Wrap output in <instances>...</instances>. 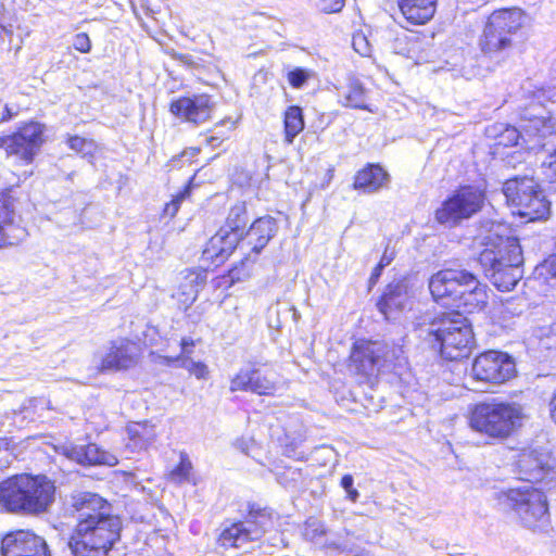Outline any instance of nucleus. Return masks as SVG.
Returning <instances> with one entry per match:
<instances>
[{"label": "nucleus", "instance_id": "28", "mask_svg": "<svg viewBox=\"0 0 556 556\" xmlns=\"http://www.w3.org/2000/svg\"><path fill=\"white\" fill-rule=\"evenodd\" d=\"M339 102L346 108L372 110L367 105L366 90L356 78H350L346 86L338 88Z\"/></svg>", "mask_w": 556, "mask_h": 556}, {"label": "nucleus", "instance_id": "45", "mask_svg": "<svg viewBox=\"0 0 556 556\" xmlns=\"http://www.w3.org/2000/svg\"><path fill=\"white\" fill-rule=\"evenodd\" d=\"M165 361L167 365L184 368L189 372L198 363L187 356L165 357Z\"/></svg>", "mask_w": 556, "mask_h": 556}, {"label": "nucleus", "instance_id": "52", "mask_svg": "<svg viewBox=\"0 0 556 556\" xmlns=\"http://www.w3.org/2000/svg\"><path fill=\"white\" fill-rule=\"evenodd\" d=\"M549 412H551L552 419L556 424V389L554 390L553 396H552V399L549 401Z\"/></svg>", "mask_w": 556, "mask_h": 556}, {"label": "nucleus", "instance_id": "40", "mask_svg": "<svg viewBox=\"0 0 556 556\" xmlns=\"http://www.w3.org/2000/svg\"><path fill=\"white\" fill-rule=\"evenodd\" d=\"M352 46L362 56H369L371 53V46L363 33H356L353 35Z\"/></svg>", "mask_w": 556, "mask_h": 556}, {"label": "nucleus", "instance_id": "29", "mask_svg": "<svg viewBox=\"0 0 556 556\" xmlns=\"http://www.w3.org/2000/svg\"><path fill=\"white\" fill-rule=\"evenodd\" d=\"M41 141H0L7 156L16 163L29 164L40 150Z\"/></svg>", "mask_w": 556, "mask_h": 556}, {"label": "nucleus", "instance_id": "2", "mask_svg": "<svg viewBox=\"0 0 556 556\" xmlns=\"http://www.w3.org/2000/svg\"><path fill=\"white\" fill-rule=\"evenodd\" d=\"M416 331L450 361L468 356L475 342L471 326L459 312L426 316Z\"/></svg>", "mask_w": 556, "mask_h": 556}, {"label": "nucleus", "instance_id": "27", "mask_svg": "<svg viewBox=\"0 0 556 556\" xmlns=\"http://www.w3.org/2000/svg\"><path fill=\"white\" fill-rule=\"evenodd\" d=\"M438 0H399V7L407 22L414 25L428 23L437 11Z\"/></svg>", "mask_w": 556, "mask_h": 556}, {"label": "nucleus", "instance_id": "8", "mask_svg": "<svg viewBox=\"0 0 556 556\" xmlns=\"http://www.w3.org/2000/svg\"><path fill=\"white\" fill-rule=\"evenodd\" d=\"M277 230L276 219L271 216L260 217L251 225L245 236L239 240V250L247 255L241 260L240 265H236L229 270L231 281H240L250 276L251 265L254 263L250 252L255 256L260 254Z\"/></svg>", "mask_w": 556, "mask_h": 556}, {"label": "nucleus", "instance_id": "18", "mask_svg": "<svg viewBox=\"0 0 556 556\" xmlns=\"http://www.w3.org/2000/svg\"><path fill=\"white\" fill-rule=\"evenodd\" d=\"M465 274L470 278H462L458 283V292L455 300V306L453 312L463 309L465 313H473L481 311L488 303V287L481 283L476 275L465 269Z\"/></svg>", "mask_w": 556, "mask_h": 556}, {"label": "nucleus", "instance_id": "17", "mask_svg": "<svg viewBox=\"0 0 556 556\" xmlns=\"http://www.w3.org/2000/svg\"><path fill=\"white\" fill-rule=\"evenodd\" d=\"M3 556H50L46 541L28 530H17L2 539Z\"/></svg>", "mask_w": 556, "mask_h": 556}, {"label": "nucleus", "instance_id": "34", "mask_svg": "<svg viewBox=\"0 0 556 556\" xmlns=\"http://www.w3.org/2000/svg\"><path fill=\"white\" fill-rule=\"evenodd\" d=\"M304 128L302 110L290 106L285 114V129L288 138L295 137Z\"/></svg>", "mask_w": 556, "mask_h": 556}, {"label": "nucleus", "instance_id": "12", "mask_svg": "<svg viewBox=\"0 0 556 556\" xmlns=\"http://www.w3.org/2000/svg\"><path fill=\"white\" fill-rule=\"evenodd\" d=\"M484 192L475 186H463L445 199L435 211L440 224L454 226L478 213L484 203Z\"/></svg>", "mask_w": 556, "mask_h": 556}, {"label": "nucleus", "instance_id": "16", "mask_svg": "<svg viewBox=\"0 0 556 556\" xmlns=\"http://www.w3.org/2000/svg\"><path fill=\"white\" fill-rule=\"evenodd\" d=\"M470 278L462 268H444L433 274L429 279V290L433 300L454 311L459 279Z\"/></svg>", "mask_w": 556, "mask_h": 556}, {"label": "nucleus", "instance_id": "55", "mask_svg": "<svg viewBox=\"0 0 556 556\" xmlns=\"http://www.w3.org/2000/svg\"><path fill=\"white\" fill-rule=\"evenodd\" d=\"M223 123H224V124H229V127H230V128H233V127H235V125H236V122H235V121H231V119L224 121Z\"/></svg>", "mask_w": 556, "mask_h": 556}, {"label": "nucleus", "instance_id": "46", "mask_svg": "<svg viewBox=\"0 0 556 556\" xmlns=\"http://www.w3.org/2000/svg\"><path fill=\"white\" fill-rule=\"evenodd\" d=\"M73 47L81 53L89 52L91 49V41L89 36L86 33H79L75 35L73 39Z\"/></svg>", "mask_w": 556, "mask_h": 556}, {"label": "nucleus", "instance_id": "1", "mask_svg": "<svg viewBox=\"0 0 556 556\" xmlns=\"http://www.w3.org/2000/svg\"><path fill=\"white\" fill-rule=\"evenodd\" d=\"M481 244L483 250L478 261L485 275L497 290H513L523 274V256L518 239L491 230L483 237Z\"/></svg>", "mask_w": 556, "mask_h": 556}, {"label": "nucleus", "instance_id": "21", "mask_svg": "<svg viewBox=\"0 0 556 556\" xmlns=\"http://www.w3.org/2000/svg\"><path fill=\"white\" fill-rule=\"evenodd\" d=\"M410 296L406 279L393 280L386 287L377 307L387 319H391L409 304Z\"/></svg>", "mask_w": 556, "mask_h": 556}, {"label": "nucleus", "instance_id": "36", "mask_svg": "<svg viewBox=\"0 0 556 556\" xmlns=\"http://www.w3.org/2000/svg\"><path fill=\"white\" fill-rule=\"evenodd\" d=\"M192 470V463L186 452L179 455L178 465L170 471L169 478L175 483L188 482Z\"/></svg>", "mask_w": 556, "mask_h": 556}, {"label": "nucleus", "instance_id": "30", "mask_svg": "<svg viewBox=\"0 0 556 556\" xmlns=\"http://www.w3.org/2000/svg\"><path fill=\"white\" fill-rule=\"evenodd\" d=\"M536 185L538 182L531 177H515L505 181L503 193L509 205L520 203L527 193L536 188Z\"/></svg>", "mask_w": 556, "mask_h": 556}, {"label": "nucleus", "instance_id": "41", "mask_svg": "<svg viewBox=\"0 0 556 556\" xmlns=\"http://www.w3.org/2000/svg\"><path fill=\"white\" fill-rule=\"evenodd\" d=\"M189 188H186L184 191L179 192L169 203H167L164 207V215L173 218L179 207L181 202L189 195Z\"/></svg>", "mask_w": 556, "mask_h": 556}, {"label": "nucleus", "instance_id": "49", "mask_svg": "<svg viewBox=\"0 0 556 556\" xmlns=\"http://www.w3.org/2000/svg\"><path fill=\"white\" fill-rule=\"evenodd\" d=\"M190 374L193 375L197 379H206L208 376V368L204 363L198 362L191 369Z\"/></svg>", "mask_w": 556, "mask_h": 556}, {"label": "nucleus", "instance_id": "22", "mask_svg": "<svg viewBox=\"0 0 556 556\" xmlns=\"http://www.w3.org/2000/svg\"><path fill=\"white\" fill-rule=\"evenodd\" d=\"M64 455L79 465L83 466H115L118 460L117 457L99 447L94 443L81 445H68L64 448Z\"/></svg>", "mask_w": 556, "mask_h": 556}, {"label": "nucleus", "instance_id": "37", "mask_svg": "<svg viewBox=\"0 0 556 556\" xmlns=\"http://www.w3.org/2000/svg\"><path fill=\"white\" fill-rule=\"evenodd\" d=\"M46 126L38 122H27L23 124L11 137H7L5 139H40L41 136L45 135Z\"/></svg>", "mask_w": 556, "mask_h": 556}, {"label": "nucleus", "instance_id": "35", "mask_svg": "<svg viewBox=\"0 0 556 556\" xmlns=\"http://www.w3.org/2000/svg\"><path fill=\"white\" fill-rule=\"evenodd\" d=\"M277 482L285 489L294 490L303 481V471L294 467H285L275 472Z\"/></svg>", "mask_w": 556, "mask_h": 556}, {"label": "nucleus", "instance_id": "43", "mask_svg": "<svg viewBox=\"0 0 556 556\" xmlns=\"http://www.w3.org/2000/svg\"><path fill=\"white\" fill-rule=\"evenodd\" d=\"M535 270L540 276L548 275L556 283V254L546 258Z\"/></svg>", "mask_w": 556, "mask_h": 556}, {"label": "nucleus", "instance_id": "60", "mask_svg": "<svg viewBox=\"0 0 556 556\" xmlns=\"http://www.w3.org/2000/svg\"><path fill=\"white\" fill-rule=\"evenodd\" d=\"M1 444H7L5 439L0 440V445Z\"/></svg>", "mask_w": 556, "mask_h": 556}, {"label": "nucleus", "instance_id": "6", "mask_svg": "<svg viewBox=\"0 0 556 556\" xmlns=\"http://www.w3.org/2000/svg\"><path fill=\"white\" fill-rule=\"evenodd\" d=\"M400 352L386 342L357 340L352 346L349 368L363 381L372 383L382 370L390 368Z\"/></svg>", "mask_w": 556, "mask_h": 556}, {"label": "nucleus", "instance_id": "7", "mask_svg": "<svg viewBox=\"0 0 556 556\" xmlns=\"http://www.w3.org/2000/svg\"><path fill=\"white\" fill-rule=\"evenodd\" d=\"M544 490L548 492L544 485L525 484L504 493L507 504L528 528L545 530L548 527L549 513Z\"/></svg>", "mask_w": 556, "mask_h": 556}, {"label": "nucleus", "instance_id": "54", "mask_svg": "<svg viewBox=\"0 0 556 556\" xmlns=\"http://www.w3.org/2000/svg\"><path fill=\"white\" fill-rule=\"evenodd\" d=\"M13 116V113L11 112L9 106L4 108L3 115L1 117V121H8Z\"/></svg>", "mask_w": 556, "mask_h": 556}, {"label": "nucleus", "instance_id": "14", "mask_svg": "<svg viewBox=\"0 0 556 556\" xmlns=\"http://www.w3.org/2000/svg\"><path fill=\"white\" fill-rule=\"evenodd\" d=\"M72 506L76 513V530H80L83 523L91 530L102 527L104 521L119 519L111 514L110 504L96 493L81 492L74 495Z\"/></svg>", "mask_w": 556, "mask_h": 556}, {"label": "nucleus", "instance_id": "51", "mask_svg": "<svg viewBox=\"0 0 556 556\" xmlns=\"http://www.w3.org/2000/svg\"><path fill=\"white\" fill-rule=\"evenodd\" d=\"M383 269V267L377 264V266L372 269L369 278L370 285H375L379 280Z\"/></svg>", "mask_w": 556, "mask_h": 556}, {"label": "nucleus", "instance_id": "26", "mask_svg": "<svg viewBox=\"0 0 556 556\" xmlns=\"http://www.w3.org/2000/svg\"><path fill=\"white\" fill-rule=\"evenodd\" d=\"M389 180L390 175L381 165L368 163L356 173L353 189L364 193H375L387 187Z\"/></svg>", "mask_w": 556, "mask_h": 556}, {"label": "nucleus", "instance_id": "13", "mask_svg": "<svg viewBox=\"0 0 556 556\" xmlns=\"http://www.w3.org/2000/svg\"><path fill=\"white\" fill-rule=\"evenodd\" d=\"M471 375L478 381L501 384L516 375V364L509 354L490 350L475 358Z\"/></svg>", "mask_w": 556, "mask_h": 556}, {"label": "nucleus", "instance_id": "61", "mask_svg": "<svg viewBox=\"0 0 556 556\" xmlns=\"http://www.w3.org/2000/svg\"><path fill=\"white\" fill-rule=\"evenodd\" d=\"M554 488H556V480H555V481L553 482V484H552V490H553Z\"/></svg>", "mask_w": 556, "mask_h": 556}, {"label": "nucleus", "instance_id": "10", "mask_svg": "<svg viewBox=\"0 0 556 556\" xmlns=\"http://www.w3.org/2000/svg\"><path fill=\"white\" fill-rule=\"evenodd\" d=\"M229 390L274 395L278 390L277 372L268 361H248L231 378Z\"/></svg>", "mask_w": 556, "mask_h": 556}, {"label": "nucleus", "instance_id": "19", "mask_svg": "<svg viewBox=\"0 0 556 556\" xmlns=\"http://www.w3.org/2000/svg\"><path fill=\"white\" fill-rule=\"evenodd\" d=\"M214 103L210 96L198 94L180 98L170 104V112L193 124H202L211 118Z\"/></svg>", "mask_w": 556, "mask_h": 556}, {"label": "nucleus", "instance_id": "53", "mask_svg": "<svg viewBox=\"0 0 556 556\" xmlns=\"http://www.w3.org/2000/svg\"><path fill=\"white\" fill-rule=\"evenodd\" d=\"M182 353H188V348H192L194 342L191 338H182L180 341Z\"/></svg>", "mask_w": 556, "mask_h": 556}, {"label": "nucleus", "instance_id": "39", "mask_svg": "<svg viewBox=\"0 0 556 556\" xmlns=\"http://www.w3.org/2000/svg\"><path fill=\"white\" fill-rule=\"evenodd\" d=\"M544 176L549 184V188L556 191V149H553L542 161Z\"/></svg>", "mask_w": 556, "mask_h": 556}, {"label": "nucleus", "instance_id": "31", "mask_svg": "<svg viewBox=\"0 0 556 556\" xmlns=\"http://www.w3.org/2000/svg\"><path fill=\"white\" fill-rule=\"evenodd\" d=\"M129 441L135 448H147L156 438L155 427L149 422H136L128 426Z\"/></svg>", "mask_w": 556, "mask_h": 556}, {"label": "nucleus", "instance_id": "32", "mask_svg": "<svg viewBox=\"0 0 556 556\" xmlns=\"http://www.w3.org/2000/svg\"><path fill=\"white\" fill-rule=\"evenodd\" d=\"M248 222V213L244 203H237L230 208L227 217L226 229L229 232H236L239 235V240L243 235L244 227Z\"/></svg>", "mask_w": 556, "mask_h": 556}, {"label": "nucleus", "instance_id": "47", "mask_svg": "<svg viewBox=\"0 0 556 556\" xmlns=\"http://www.w3.org/2000/svg\"><path fill=\"white\" fill-rule=\"evenodd\" d=\"M70 143L71 149L75 150L78 153H81L84 156L89 155L91 159L93 157L92 150L94 149V141H67Z\"/></svg>", "mask_w": 556, "mask_h": 556}, {"label": "nucleus", "instance_id": "3", "mask_svg": "<svg viewBox=\"0 0 556 556\" xmlns=\"http://www.w3.org/2000/svg\"><path fill=\"white\" fill-rule=\"evenodd\" d=\"M54 493L46 476L16 475L0 483V505L9 513L38 515L53 503Z\"/></svg>", "mask_w": 556, "mask_h": 556}, {"label": "nucleus", "instance_id": "25", "mask_svg": "<svg viewBox=\"0 0 556 556\" xmlns=\"http://www.w3.org/2000/svg\"><path fill=\"white\" fill-rule=\"evenodd\" d=\"M510 205L516 207V214L527 218L529 222L547 218L551 208V204L539 185H536L532 192L527 193L520 203H513Z\"/></svg>", "mask_w": 556, "mask_h": 556}, {"label": "nucleus", "instance_id": "5", "mask_svg": "<svg viewBox=\"0 0 556 556\" xmlns=\"http://www.w3.org/2000/svg\"><path fill=\"white\" fill-rule=\"evenodd\" d=\"M523 14L519 9L494 11L486 20L479 39L481 51L491 59H498L513 47V37L521 28Z\"/></svg>", "mask_w": 556, "mask_h": 556}, {"label": "nucleus", "instance_id": "24", "mask_svg": "<svg viewBox=\"0 0 556 556\" xmlns=\"http://www.w3.org/2000/svg\"><path fill=\"white\" fill-rule=\"evenodd\" d=\"M137 348L127 340L119 339L113 341L102 357V370H121L127 369L135 365Z\"/></svg>", "mask_w": 556, "mask_h": 556}, {"label": "nucleus", "instance_id": "33", "mask_svg": "<svg viewBox=\"0 0 556 556\" xmlns=\"http://www.w3.org/2000/svg\"><path fill=\"white\" fill-rule=\"evenodd\" d=\"M523 129L528 136L548 137L556 134V121L552 117H534Z\"/></svg>", "mask_w": 556, "mask_h": 556}, {"label": "nucleus", "instance_id": "59", "mask_svg": "<svg viewBox=\"0 0 556 556\" xmlns=\"http://www.w3.org/2000/svg\"><path fill=\"white\" fill-rule=\"evenodd\" d=\"M197 293H198V291L195 290V291L193 292L192 301H194V300H195V298H197Z\"/></svg>", "mask_w": 556, "mask_h": 556}, {"label": "nucleus", "instance_id": "58", "mask_svg": "<svg viewBox=\"0 0 556 556\" xmlns=\"http://www.w3.org/2000/svg\"><path fill=\"white\" fill-rule=\"evenodd\" d=\"M511 142H513V144H510L511 147H517V146H518V143H519V141H518V140H515V141H511Z\"/></svg>", "mask_w": 556, "mask_h": 556}, {"label": "nucleus", "instance_id": "20", "mask_svg": "<svg viewBox=\"0 0 556 556\" xmlns=\"http://www.w3.org/2000/svg\"><path fill=\"white\" fill-rule=\"evenodd\" d=\"M14 199L7 191H0V248L22 241L27 232L16 224Z\"/></svg>", "mask_w": 556, "mask_h": 556}, {"label": "nucleus", "instance_id": "38", "mask_svg": "<svg viewBox=\"0 0 556 556\" xmlns=\"http://www.w3.org/2000/svg\"><path fill=\"white\" fill-rule=\"evenodd\" d=\"M486 138L488 139H520L522 137L521 132L513 126H508L505 124H494L486 128Z\"/></svg>", "mask_w": 556, "mask_h": 556}, {"label": "nucleus", "instance_id": "50", "mask_svg": "<svg viewBox=\"0 0 556 556\" xmlns=\"http://www.w3.org/2000/svg\"><path fill=\"white\" fill-rule=\"evenodd\" d=\"M394 258V254L393 252H388V249H386V251L383 252L378 265H380L381 267H387L388 265L391 264V262L393 261Z\"/></svg>", "mask_w": 556, "mask_h": 556}, {"label": "nucleus", "instance_id": "15", "mask_svg": "<svg viewBox=\"0 0 556 556\" xmlns=\"http://www.w3.org/2000/svg\"><path fill=\"white\" fill-rule=\"evenodd\" d=\"M549 457L536 450L522 451L518 455L516 466L519 479L526 484L540 483L547 491H552V484L556 480V471L548 464Z\"/></svg>", "mask_w": 556, "mask_h": 556}, {"label": "nucleus", "instance_id": "9", "mask_svg": "<svg viewBox=\"0 0 556 556\" xmlns=\"http://www.w3.org/2000/svg\"><path fill=\"white\" fill-rule=\"evenodd\" d=\"M119 530V519L104 521L102 527L91 530L83 523L80 530H75L68 545L74 556H106L118 539Z\"/></svg>", "mask_w": 556, "mask_h": 556}, {"label": "nucleus", "instance_id": "11", "mask_svg": "<svg viewBox=\"0 0 556 556\" xmlns=\"http://www.w3.org/2000/svg\"><path fill=\"white\" fill-rule=\"evenodd\" d=\"M271 528V511L253 504L249 506L247 518L225 528L218 541L224 547H241L248 542L260 540Z\"/></svg>", "mask_w": 556, "mask_h": 556}, {"label": "nucleus", "instance_id": "44", "mask_svg": "<svg viewBox=\"0 0 556 556\" xmlns=\"http://www.w3.org/2000/svg\"><path fill=\"white\" fill-rule=\"evenodd\" d=\"M341 486L342 489L346 492V497L355 503L358 497H359V493L358 491L354 488V479L351 475H344L342 478H341Z\"/></svg>", "mask_w": 556, "mask_h": 556}, {"label": "nucleus", "instance_id": "42", "mask_svg": "<svg viewBox=\"0 0 556 556\" xmlns=\"http://www.w3.org/2000/svg\"><path fill=\"white\" fill-rule=\"evenodd\" d=\"M309 77V73L303 68H295L288 74V81L293 88H301Z\"/></svg>", "mask_w": 556, "mask_h": 556}, {"label": "nucleus", "instance_id": "48", "mask_svg": "<svg viewBox=\"0 0 556 556\" xmlns=\"http://www.w3.org/2000/svg\"><path fill=\"white\" fill-rule=\"evenodd\" d=\"M344 0H319L318 8L326 13H336L342 10Z\"/></svg>", "mask_w": 556, "mask_h": 556}, {"label": "nucleus", "instance_id": "57", "mask_svg": "<svg viewBox=\"0 0 556 556\" xmlns=\"http://www.w3.org/2000/svg\"><path fill=\"white\" fill-rule=\"evenodd\" d=\"M324 530H319L318 528L314 529V535H321Z\"/></svg>", "mask_w": 556, "mask_h": 556}, {"label": "nucleus", "instance_id": "4", "mask_svg": "<svg viewBox=\"0 0 556 556\" xmlns=\"http://www.w3.org/2000/svg\"><path fill=\"white\" fill-rule=\"evenodd\" d=\"M525 418L521 404L493 399L470 409L469 427L490 440H505L522 426Z\"/></svg>", "mask_w": 556, "mask_h": 556}, {"label": "nucleus", "instance_id": "23", "mask_svg": "<svg viewBox=\"0 0 556 556\" xmlns=\"http://www.w3.org/2000/svg\"><path fill=\"white\" fill-rule=\"evenodd\" d=\"M239 235L220 228L206 243L202 258L215 266L224 263L235 249H239Z\"/></svg>", "mask_w": 556, "mask_h": 556}, {"label": "nucleus", "instance_id": "56", "mask_svg": "<svg viewBox=\"0 0 556 556\" xmlns=\"http://www.w3.org/2000/svg\"><path fill=\"white\" fill-rule=\"evenodd\" d=\"M332 169H329L328 173H327V182H329L331 179H332Z\"/></svg>", "mask_w": 556, "mask_h": 556}]
</instances>
